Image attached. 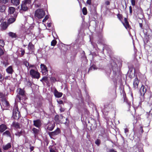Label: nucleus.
Listing matches in <instances>:
<instances>
[{
	"instance_id": "obj_1",
	"label": "nucleus",
	"mask_w": 152,
	"mask_h": 152,
	"mask_svg": "<svg viewBox=\"0 0 152 152\" xmlns=\"http://www.w3.org/2000/svg\"><path fill=\"white\" fill-rule=\"evenodd\" d=\"M45 15V12L42 10L38 9L35 12V15L38 18H42Z\"/></svg>"
},
{
	"instance_id": "obj_2",
	"label": "nucleus",
	"mask_w": 152,
	"mask_h": 152,
	"mask_svg": "<svg viewBox=\"0 0 152 152\" xmlns=\"http://www.w3.org/2000/svg\"><path fill=\"white\" fill-rule=\"evenodd\" d=\"M29 72L30 75L33 78L38 79L40 77L39 73L36 71L31 69L30 70Z\"/></svg>"
},
{
	"instance_id": "obj_3",
	"label": "nucleus",
	"mask_w": 152,
	"mask_h": 152,
	"mask_svg": "<svg viewBox=\"0 0 152 152\" xmlns=\"http://www.w3.org/2000/svg\"><path fill=\"white\" fill-rule=\"evenodd\" d=\"M13 116L15 119L19 118L20 117V113L17 106L14 107L13 112Z\"/></svg>"
},
{
	"instance_id": "obj_4",
	"label": "nucleus",
	"mask_w": 152,
	"mask_h": 152,
	"mask_svg": "<svg viewBox=\"0 0 152 152\" xmlns=\"http://www.w3.org/2000/svg\"><path fill=\"white\" fill-rule=\"evenodd\" d=\"M0 104L2 108L3 106L4 108L7 109L9 106V104L8 102L4 99L0 100Z\"/></svg>"
},
{
	"instance_id": "obj_5",
	"label": "nucleus",
	"mask_w": 152,
	"mask_h": 152,
	"mask_svg": "<svg viewBox=\"0 0 152 152\" xmlns=\"http://www.w3.org/2000/svg\"><path fill=\"white\" fill-rule=\"evenodd\" d=\"M40 68L41 69V72L42 74L45 75H47L48 70L46 66L44 64H41Z\"/></svg>"
},
{
	"instance_id": "obj_6",
	"label": "nucleus",
	"mask_w": 152,
	"mask_h": 152,
	"mask_svg": "<svg viewBox=\"0 0 152 152\" xmlns=\"http://www.w3.org/2000/svg\"><path fill=\"white\" fill-rule=\"evenodd\" d=\"M134 73L135 70H134L133 68L130 69L128 72L129 77L130 78L133 77L134 76Z\"/></svg>"
},
{
	"instance_id": "obj_7",
	"label": "nucleus",
	"mask_w": 152,
	"mask_h": 152,
	"mask_svg": "<svg viewBox=\"0 0 152 152\" xmlns=\"http://www.w3.org/2000/svg\"><path fill=\"white\" fill-rule=\"evenodd\" d=\"M139 82V80H138V78L136 77L133 82V87L135 89L137 88L138 84Z\"/></svg>"
},
{
	"instance_id": "obj_8",
	"label": "nucleus",
	"mask_w": 152,
	"mask_h": 152,
	"mask_svg": "<svg viewBox=\"0 0 152 152\" xmlns=\"http://www.w3.org/2000/svg\"><path fill=\"white\" fill-rule=\"evenodd\" d=\"M25 2L22 1L20 10L23 11H26L28 10L27 4L25 3Z\"/></svg>"
},
{
	"instance_id": "obj_9",
	"label": "nucleus",
	"mask_w": 152,
	"mask_h": 152,
	"mask_svg": "<svg viewBox=\"0 0 152 152\" xmlns=\"http://www.w3.org/2000/svg\"><path fill=\"white\" fill-rule=\"evenodd\" d=\"M34 125L37 128H39L41 125V121L39 120H34L33 121Z\"/></svg>"
},
{
	"instance_id": "obj_10",
	"label": "nucleus",
	"mask_w": 152,
	"mask_h": 152,
	"mask_svg": "<svg viewBox=\"0 0 152 152\" xmlns=\"http://www.w3.org/2000/svg\"><path fill=\"white\" fill-rule=\"evenodd\" d=\"M146 91V88L144 86H142L140 90L141 95H144Z\"/></svg>"
},
{
	"instance_id": "obj_11",
	"label": "nucleus",
	"mask_w": 152,
	"mask_h": 152,
	"mask_svg": "<svg viewBox=\"0 0 152 152\" xmlns=\"http://www.w3.org/2000/svg\"><path fill=\"white\" fill-rule=\"evenodd\" d=\"M124 22H122L123 25L126 29L129 28V25L126 18H124Z\"/></svg>"
},
{
	"instance_id": "obj_12",
	"label": "nucleus",
	"mask_w": 152,
	"mask_h": 152,
	"mask_svg": "<svg viewBox=\"0 0 152 152\" xmlns=\"http://www.w3.org/2000/svg\"><path fill=\"white\" fill-rule=\"evenodd\" d=\"M6 71L8 74H12L14 72L12 66H11L8 67L6 69Z\"/></svg>"
},
{
	"instance_id": "obj_13",
	"label": "nucleus",
	"mask_w": 152,
	"mask_h": 152,
	"mask_svg": "<svg viewBox=\"0 0 152 152\" xmlns=\"http://www.w3.org/2000/svg\"><path fill=\"white\" fill-rule=\"evenodd\" d=\"M60 132V130L59 128H57L56 130L50 133V134L52 136H55L58 134Z\"/></svg>"
},
{
	"instance_id": "obj_14",
	"label": "nucleus",
	"mask_w": 152,
	"mask_h": 152,
	"mask_svg": "<svg viewBox=\"0 0 152 152\" xmlns=\"http://www.w3.org/2000/svg\"><path fill=\"white\" fill-rule=\"evenodd\" d=\"M17 92L18 94L21 96H24L25 95V92L23 89L18 88L17 90Z\"/></svg>"
},
{
	"instance_id": "obj_15",
	"label": "nucleus",
	"mask_w": 152,
	"mask_h": 152,
	"mask_svg": "<svg viewBox=\"0 0 152 152\" xmlns=\"http://www.w3.org/2000/svg\"><path fill=\"white\" fill-rule=\"evenodd\" d=\"M16 16L17 15H14L13 16H12V18L9 19L8 20V23L9 24L13 23L15 20V18Z\"/></svg>"
},
{
	"instance_id": "obj_16",
	"label": "nucleus",
	"mask_w": 152,
	"mask_h": 152,
	"mask_svg": "<svg viewBox=\"0 0 152 152\" xmlns=\"http://www.w3.org/2000/svg\"><path fill=\"white\" fill-rule=\"evenodd\" d=\"M11 147L10 143H8L5 145H3L2 148L4 150H7Z\"/></svg>"
},
{
	"instance_id": "obj_17",
	"label": "nucleus",
	"mask_w": 152,
	"mask_h": 152,
	"mask_svg": "<svg viewBox=\"0 0 152 152\" xmlns=\"http://www.w3.org/2000/svg\"><path fill=\"white\" fill-rule=\"evenodd\" d=\"M7 128L6 125L2 124L0 125V132H3L7 129Z\"/></svg>"
},
{
	"instance_id": "obj_18",
	"label": "nucleus",
	"mask_w": 152,
	"mask_h": 152,
	"mask_svg": "<svg viewBox=\"0 0 152 152\" xmlns=\"http://www.w3.org/2000/svg\"><path fill=\"white\" fill-rule=\"evenodd\" d=\"M54 95L57 98L61 97L62 95V93L58 92L56 90H55L54 91Z\"/></svg>"
},
{
	"instance_id": "obj_19",
	"label": "nucleus",
	"mask_w": 152,
	"mask_h": 152,
	"mask_svg": "<svg viewBox=\"0 0 152 152\" xmlns=\"http://www.w3.org/2000/svg\"><path fill=\"white\" fill-rule=\"evenodd\" d=\"M55 125L54 124L49 123L48 124L47 128L48 130L50 131H52L54 128Z\"/></svg>"
},
{
	"instance_id": "obj_20",
	"label": "nucleus",
	"mask_w": 152,
	"mask_h": 152,
	"mask_svg": "<svg viewBox=\"0 0 152 152\" xmlns=\"http://www.w3.org/2000/svg\"><path fill=\"white\" fill-rule=\"evenodd\" d=\"M15 8L12 7H9L8 12L9 14H12L15 12Z\"/></svg>"
},
{
	"instance_id": "obj_21",
	"label": "nucleus",
	"mask_w": 152,
	"mask_h": 152,
	"mask_svg": "<svg viewBox=\"0 0 152 152\" xmlns=\"http://www.w3.org/2000/svg\"><path fill=\"white\" fill-rule=\"evenodd\" d=\"M12 127H15L16 129L19 128H20V125L19 124L15 122H13L12 124Z\"/></svg>"
},
{
	"instance_id": "obj_22",
	"label": "nucleus",
	"mask_w": 152,
	"mask_h": 152,
	"mask_svg": "<svg viewBox=\"0 0 152 152\" xmlns=\"http://www.w3.org/2000/svg\"><path fill=\"white\" fill-rule=\"evenodd\" d=\"M1 26L3 29H5L7 27V25L6 22H4L1 23Z\"/></svg>"
},
{
	"instance_id": "obj_23",
	"label": "nucleus",
	"mask_w": 152,
	"mask_h": 152,
	"mask_svg": "<svg viewBox=\"0 0 152 152\" xmlns=\"http://www.w3.org/2000/svg\"><path fill=\"white\" fill-rule=\"evenodd\" d=\"M11 3L16 6L18 5L20 3L19 0H11Z\"/></svg>"
},
{
	"instance_id": "obj_24",
	"label": "nucleus",
	"mask_w": 152,
	"mask_h": 152,
	"mask_svg": "<svg viewBox=\"0 0 152 152\" xmlns=\"http://www.w3.org/2000/svg\"><path fill=\"white\" fill-rule=\"evenodd\" d=\"M50 152H58L55 147L53 146H50L49 147Z\"/></svg>"
},
{
	"instance_id": "obj_25",
	"label": "nucleus",
	"mask_w": 152,
	"mask_h": 152,
	"mask_svg": "<svg viewBox=\"0 0 152 152\" xmlns=\"http://www.w3.org/2000/svg\"><path fill=\"white\" fill-rule=\"evenodd\" d=\"M9 35L12 38H15L16 37V34L12 32H10L8 33Z\"/></svg>"
},
{
	"instance_id": "obj_26",
	"label": "nucleus",
	"mask_w": 152,
	"mask_h": 152,
	"mask_svg": "<svg viewBox=\"0 0 152 152\" xmlns=\"http://www.w3.org/2000/svg\"><path fill=\"white\" fill-rule=\"evenodd\" d=\"M3 135H7L8 136L11 137V134L10 132L8 131H6L3 133Z\"/></svg>"
},
{
	"instance_id": "obj_27",
	"label": "nucleus",
	"mask_w": 152,
	"mask_h": 152,
	"mask_svg": "<svg viewBox=\"0 0 152 152\" xmlns=\"http://www.w3.org/2000/svg\"><path fill=\"white\" fill-rule=\"evenodd\" d=\"M32 130L33 132L35 134V135H36L38 134L39 132V130L37 129L34 128H33Z\"/></svg>"
},
{
	"instance_id": "obj_28",
	"label": "nucleus",
	"mask_w": 152,
	"mask_h": 152,
	"mask_svg": "<svg viewBox=\"0 0 152 152\" xmlns=\"http://www.w3.org/2000/svg\"><path fill=\"white\" fill-rule=\"evenodd\" d=\"M34 48V46L33 45L30 43L28 45V49L29 50H32Z\"/></svg>"
},
{
	"instance_id": "obj_29",
	"label": "nucleus",
	"mask_w": 152,
	"mask_h": 152,
	"mask_svg": "<svg viewBox=\"0 0 152 152\" xmlns=\"http://www.w3.org/2000/svg\"><path fill=\"white\" fill-rule=\"evenodd\" d=\"M5 10V6H0V12H3Z\"/></svg>"
},
{
	"instance_id": "obj_30",
	"label": "nucleus",
	"mask_w": 152,
	"mask_h": 152,
	"mask_svg": "<svg viewBox=\"0 0 152 152\" xmlns=\"http://www.w3.org/2000/svg\"><path fill=\"white\" fill-rule=\"evenodd\" d=\"M82 12L83 15H85L87 14V10L86 7H84L82 9Z\"/></svg>"
},
{
	"instance_id": "obj_31",
	"label": "nucleus",
	"mask_w": 152,
	"mask_h": 152,
	"mask_svg": "<svg viewBox=\"0 0 152 152\" xmlns=\"http://www.w3.org/2000/svg\"><path fill=\"white\" fill-rule=\"evenodd\" d=\"M49 18V15H46L45 18L43 19V20H42V22H43V23H44V22H46V21L48 20V19Z\"/></svg>"
},
{
	"instance_id": "obj_32",
	"label": "nucleus",
	"mask_w": 152,
	"mask_h": 152,
	"mask_svg": "<svg viewBox=\"0 0 152 152\" xmlns=\"http://www.w3.org/2000/svg\"><path fill=\"white\" fill-rule=\"evenodd\" d=\"M57 42L55 40H53L51 42V45L52 46H54L56 44Z\"/></svg>"
},
{
	"instance_id": "obj_33",
	"label": "nucleus",
	"mask_w": 152,
	"mask_h": 152,
	"mask_svg": "<svg viewBox=\"0 0 152 152\" xmlns=\"http://www.w3.org/2000/svg\"><path fill=\"white\" fill-rule=\"evenodd\" d=\"M23 1L25 2V3L27 4H30L31 3V0H25Z\"/></svg>"
},
{
	"instance_id": "obj_34",
	"label": "nucleus",
	"mask_w": 152,
	"mask_h": 152,
	"mask_svg": "<svg viewBox=\"0 0 152 152\" xmlns=\"http://www.w3.org/2000/svg\"><path fill=\"white\" fill-rule=\"evenodd\" d=\"M100 140L99 139L96 140L95 142V144L96 145H97L98 146H99L100 144Z\"/></svg>"
},
{
	"instance_id": "obj_35",
	"label": "nucleus",
	"mask_w": 152,
	"mask_h": 152,
	"mask_svg": "<svg viewBox=\"0 0 152 152\" xmlns=\"http://www.w3.org/2000/svg\"><path fill=\"white\" fill-rule=\"evenodd\" d=\"M47 79H48V77H46V76H45V77H43L42 79L40 80V81H44V82H46L47 80Z\"/></svg>"
},
{
	"instance_id": "obj_36",
	"label": "nucleus",
	"mask_w": 152,
	"mask_h": 152,
	"mask_svg": "<svg viewBox=\"0 0 152 152\" xmlns=\"http://www.w3.org/2000/svg\"><path fill=\"white\" fill-rule=\"evenodd\" d=\"M4 45V43L3 40L0 39V46L1 47H3Z\"/></svg>"
},
{
	"instance_id": "obj_37",
	"label": "nucleus",
	"mask_w": 152,
	"mask_h": 152,
	"mask_svg": "<svg viewBox=\"0 0 152 152\" xmlns=\"http://www.w3.org/2000/svg\"><path fill=\"white\" fill-rule=\"evenodd\" d=\"M8 2V0H0V3L5 4Z\"/></svg>"
},
{
	"instance_id": "obj_38",
	"label": "nucleus",
	"mask_w": 152,
	"mask_h": 152,
	"mask_svg": "<svg viewBox=\"0 0 152 152\" xmlns=\"http://www.w3.org/2000/svg\"><path fill=\"white\" fill-rule=\"evenodd\" d=\"M27 67V68H28V66H29V64L28 62H27V61H25L23 63Z\"/></svg>"
},
{
	"instance_id": "obj_39",
	"label": "nucleus",
	"mask_w": 152,
	"mask_h": 152,
	"mask_svg": "<svg viewBox=\"0 0 152 152\" xmlns=\"http://www.w3.org/2000/svg\"><path fill=\"white\" fill-rule=\"evenodd\" d=\"M95 69H96L95 66H93L90 68L89 69V71H90L91 70H95Z\"/></svg>"
},
{
	"instance_id": "obj_40",
	"label": "nucleus",
	"mask_w": 152,
	"mask_h": 152,
	"mask_svg": "<svg viewBox=\"0 0 152 152\" xmlns=\"http://www.w3.org/2000/svg\"><path fill=\"white\" fill-rule=\"evenodd\" d=\"M140 99L141 102H143L144 100V95H141V96L140 97Z\"/></svg>"
},
{
	"instance_id": "obj_41",
	"label": "nucleus",
	"mask_w": 152,
	"mask_h": 152,
	"mask_svg": "<svg viewBox=\"0 0 152 152\" xmlns=\"http://www.w3.org/2000/svg\"><path fill=\"white\" fill-rule=\"evenodd\" d=\"M87 4L90 5L91 4V0H87L86 1Z\"/></svg>"
},
{
	"instance_id": "obj_42",
	"label": "nucleus",
	"mask_w": 152,
	"mask_h": 152,
	"mask_svg": "<svg viewBox=\"0 0 152 152\" xmlns=\"http://www.w3.org/2000/svg\"><path fill=\"white\" fill-rule=\"evenodd\" d=\"M47 24L48 26L50 27L51 26L52 23L50 21H48V22L47 23Z\"/></svg>"
},
{
	"instance_id": "obj_43",
	"label": "nucleus",
	"mask_w": 152,
	"mask_h": 152,
	"mask_svg": "<svg viewBox=\"0 0 152 152\" xmlns=\"http://www.w3.org/2000/svg\"><path fill=\"white\" fill-rule=\"evenodd\" d=\"M131 3L133 6L135 5V1L134 0H131Z\"/></svg>"
},
{
	"instance_id": "obj_44",
	"label": "nucleus",
	"mask_w": 152,
	"mask_h": 152,
	"mask_svg": "<svg viewBox=\"0 0 152 152\" xmlns=\"http://www.w3.org/2000/svg\"><path fill=\"white\" fill-rule=\"evenodd\" d=\"M4 52L2 49L0 48V56L3 54Z\"/></svg>"
},
{
	"instance_id": "obj_45",
	"label": "nucleus",
	"mask_w": 152,
	"mask_h": 152,
	"mask_svg": "<svg viewBox=\"0 0 152 152\" xmlns=\"http://www.w3.org/2000/svg\"><path fill=\"white\" fill-rule=\"evenodd\" d=\"M34 66H35L34 65H29L28 67V70L30 68L34 67Z\"/></svg>"
},
{
	"instance_id": "obj_46",
	"label": "nucleus",
	"mask_w": 152,
	"mask_h": 152,
	"mask_svg": "<svg viewBox=\"0 0 152 152\" xmlns=\"http://www.w3.org/2000/svg\"><path fill=\"white\" fill-rule=\"evenodd\" d=\"M3 79L2 75L0 73V81H2Z\"/></svg>"
},
{
	"instance_id": "obj_47",
	"label": "nucleus",
	"mask_w": 152,
	"mask_h": 152,
	"mask_svg": "<svg viewBox=\"0 0 152 152\" xmlns=\"http://www.w3.org/2000/svg\"><path fill=\"white\" fill-rule=\"evenodd\" d=\"M128 130L127 128H125L124 129V132L125 133H126L128 132Z\"/></svg>"
},
{
	"instance_id": "obj_48",
	"label": "nucleus",
	"mask_w": 152,
	"mask_h": 152,
	"mask_svg": "<svg viewBox=\"0 0 152 152\" xmlns=\"http://www.w3.org/2000/svg\"><path fill=\"white\" fill-rule=\"evenodd\" d=\"M129 10H130V12L131 13L132 12V8L131 6H130L129 7Z\"/></svg>"
},
{
	"instance_id": "obj_49",
	"label": "nucleus",
	"mask_w": 152,
	"mask_h": 152,
	"mask_svg": "<svg viewBox=\"0 0 152 152\" xmlns=\"http://www.w3.org/2000/svg\"><path fill=\"white\" fill-rule=\"evenodd\" d=\"M117 16L119 19L121 20V19L122 18L121 16L120 15H118Z\"/></svg>"
},
{
	"instance_id": "obj_50",
	"label": "nucleus",
	"mask_w": 152,
	"mask_h": 152,
	"mask_svg": "<svg viewBox=\"0 0 152 152\" xmlns=\"http://www.w3.org/2000/svg\"><path fill=\"white\" fill-rule=\"evenodd\" d=\"M58 103L59 104H62L63 103V102L61 100H60V101H57Z\"/></svg>"
},
{
	"instance_id": "obj_51",
	"label": "nucleus",
	"mask_w": 152,
	"mask_h": 152,
	"mask_svg": "<svg viewBox=\"0 0 152 152\" xmlns=\"http://www.w3.org/2000/svg\"><path fill=\"white\" fill-rule=\"evenodd\" d=\"M20 134H21L20 132H19V133H17L15 134L17 136H19L20 135Z\"/></svg>"
},
{
	"instance_id": "obj_52",
	"label": "nucleus",
	"mask_w": 152,
	"mask_h": 152,
	"mask_svg": "<svg viewBox=\"0 0 152 152\" xmlns=\"http://www.w3.org/2000/svg\"><path fill=\"white\" fill-rule=\"evenodd\" d=\"M9 78H10V77L8 76H6V77H5L4 78L5 79L7 80V79H10Z\"/></svg>"
},
{
	"instance_id": "obj_53",
	"label": "nucleus",
	"mask_w": 152,
	"mask_h": 152,
	"mask_svg": "<svg viewBox=\"0 0 152 152\" xmlns=\"http://www.w3.org/2000/svg\"><path fill=\"white\" fill-rule=\"evenodd\" d=\"M51 80H52L53 81H56V79H55V78L54 77H52L51 78Z\"/></svg>"
},
{
	"instance_id": "obj_54",
	"label": "nucleus",
	"mask_w": 152,
	"mask_h": 152,
	"mask_svg": "<svg viewBox=\"0 0 152 152\" xmlns=\"http://www.w3.org/2000/svg\"><path fill=\"white\" fill-rule=\"evenodd\" d=\"M109 152H117V151L113 149H111L110 150Z\"/></svg>"
},
{
	"instance_id": "obj_55",
	"label": "nucleus",
	"mask_w": 152,
	"mask_h": 152,
	"mask_svg": "<svg viewBox=\"0 0 152 152\" xmlns=\"http://www.w3.org/2000/svg\"><path fill=\"white\" fill-rule=\"evenodd\" d=\"M105 3L107 5H109L110 4V2L108 1H107L105 2Z\"/></svg>"
},
{
	"instance_id": "obj_56",
	"label": "nucleus",
	"mask_w": 152,
	"mask_h": 152,
	"mask_svg": "<svg viewBox=\"0 0 152 152\" xmlns=\"http://www.w3.org/2000/svg\"><path fill=\"white\" fill-rule=\"evenodd\" d=\"M30 149L31 151H32L34 149V147H32V146L30 147Z\"/></svg>"
},
{
	"instance_id": "obj_57",
	"label": "nucleus",
	"mask_w": 152,
	"mask_h": 152,
	"mask_svg": "<svg viewBox=\"0 0 152 152\" xmlns=\"http://www.w3.org/2000/svg\"><path fill=\"white\" fill-rule=\"evenodd\" d=\"M60 111L61 112H63L64 111V109L63 108H60Z\"/></svg>"
},
{
	"instance_id": "obj_58",
	"label": "nucleus",
	"mask_w": 152,
	"mask_h": 152,
	"mask_svg": "<svg viewBox=\"0 0 152 152\" xmlns=\"http://www.w3.org/2000/svg\"><path fill=\"white\" fill-rule=\"evenodd\" d=\"M25 53V51L24 50H23V51H22V53H21V54H22V55H24V53Z\"/></svg>"
},
{
	"instance_id": "obj_59",
	"label": "nucleus",
	"mask_w": 152,
	"mask_h": 152,
	"mask_svg": "<svg viewBox=\"0 0 152 152\" xmlns=\"http://www.w3.org/2000/svg\"><path fill=\"white\" fill-rule=\"evenodd\" d=\"M131 96H132V98L133 96V95H132V94H131Z\"/></svg>"
},
{
	"instance_id": "obj_60",
	"label": "nucleus",
	"mask_w": 152,
	"mask_h": 152,
	"mask_svg": "<svg viewBox=\"0 0 152 152\" xmlns=\"http://www.w3.org/2000/svg\"><path fill=\"white\" fill-rule=\"evenodd\" d=\"M0 152H2L0 148Z\"/></svg>"
},
{
	"instance_id": "obj_61",
	"label": "nucleus",
	"mask_w": 152,
	"mask_h": 152,
	"mask_svg": "<svg viewBox=\"0 0 152 152\" xmlns=\"http://www.w3.org/2000/svg\"><path fill=\"white\" fill-rule=\"evenodd\" d=\"M80 8H82V6H81V5L80 4Z\"/></svg>"
},
{
	"instance_id": "obj_62",
	"label": "nucleus",
	"mask_w": 152,
	"mask_h": 152,
	"mask_svg": "<svg viewBox=\"0 0 152 152\" xmlns=\"http://www.w3.org/2000/svg\"><path fill=\"white\" fill-rule=\"evenodd\" d=\"M78 2L80 3L79 1V0H78Z\"/></svg>"
},
{
	"instance_id": "obj_63",
	"label": "nucleus",
	"mask_w": 152,
	"mask_h": 152,
	"mask_svg": "<svg viewBox=\"0 0 152 152\" xmlns=\"http://www.w3.org/2000/svg\"><path fill=\"white\" fill-rule=\"evenodd\" d=\"M78 2L80 3L79 1V0H78Z\"/></svg>"
}]
</instances>
